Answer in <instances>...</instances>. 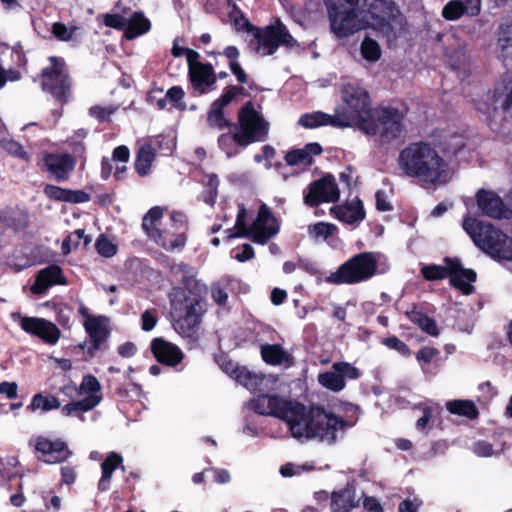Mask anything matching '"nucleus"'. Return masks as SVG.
I'll list each match as a JSON object with an SVG mask.
<instances>
[{
    "instance_id": "nucleus-1",
    "label": "nucleus",
    "mask_w": 512,
    "mask_h": 512,
    "mask_svg": "<svg viewBox=\"0 0 512 512\" xmlns=\"http://www.w3.org/2000/svg\"><path fill=\"white\" fill-rule=\"evenodd\" d=\"M330 29L338 38L348 37L369 24L386 35L394 32L391 21L399 13L392 0H323Z\"/></svg>"
},
{
    "instance_id": "nucleus-2",
    "label": "nucleus",
    "mask_w": 512,
    "mask_h": 512,
    "mask_svg": "<svg viewBox=\"0 0 512 512\" xmlns=\"http://www.w3.org/2000/svg\"><path fill=\"white\" fill-rule=\"evenodd\" d=\"M398 167L403 174L415 178L424 186L445 183L449 164L426 141L409 143L399 152Z\"/></svg>"
},
{
    "instance_id": "nucleus-3",
    "label": "nucleus",
    "mask_w": 512,
    "mask_h": 512,
    "mask_svg": "<svg viewBox=\"0 0 512 512\" xmlns=\"http://www.w3.org/2000/svg\"><path fill=\"white\" fill-rule=\"evenodd\" d=\"M170 317L174 330L192 342L198 340V330L206 313L204 295H188L181 287H172L168 293Z\"/></svg>"
},
{
    "instance_id": "nucleus-4",
    "label": "nucleus",
    "mask_w": 512,
    "mask_h": 512,
    "mask_svg": "<svg viewBox=\"0 0 512 512\" xmlns=\"http://www.w3.org/2000/svg\"><path fill=\"white\" fill-rule=\"evenodd\" d=\"M352 426L353 423L337 417L332 411L321 406H311L307 411L304 405L303 415L294 417L290 431L296 438H319L334 444L337 431H344Z\"/></svg>"
},
{
    "instance_id": "nucleus-5",
    "label": "nucleus",
    "mask_w": 512,
    "mask_h": 512,
    "mask_svg": "<svg viewBox=\"0 0 512 512\" xmlns=\"http://www.w3.org/2000/svg\"><path fill=\"white\" fill-rule=\"evenodd\" d=\"M462 227L473 243L497 261H512V238L491 223L466 217Z\"/></svg>"
},
{
    "instance_id": "nucleus-6",
    "label": "nucleus",
    "mask_w": 512,
    "mask_h": 512,
    "mask_svg": "<svg viewBox=\"0 0 512 512\" xmlns=\"http://www.w3.org/2000/svg\"><path fill=\"white\" fill-rule=\"evenodd\" d=\"M343 106L336 109L337 115L346 127L356 125L364 133H374L371 114V99L368 91L355 84L348 83L341 89Z\"/></svg>"
},
{
    "instance_id": "nucleus-7",
    "label": "nucleus",
    "mask_w": 512,
    "mask_h": 512,
    "mask_svg": "<svg viewBox=\"0 0 512 512\" xmlns=\"http://www.w3.org/2000/svg\"><path fill=\"white\" fill-rule=\"evenodd\" d=\"M444 266L431 264L421 268V275L427 281H438L449 278L451 287L459 290L463 295H470L475 287L472 285L477 280V273L470 268H464L459 258L446 256L443 259Z\"/></svg>"
},
{
    "instance_id": "nucleus-8",
    "label": "nucleus",
    "mask_w": 512,
    "mask_h": 512,
    "mask_svg": "<svg viewBox=\"0 0 512 512\" xmlns=\"http://www.w3.org/2000/svg\"><path fill=\"white\" fill-rule=\"evenodd\" d=\"M378 261L373 252H361L346 260L335 272L325 278L334 285H354L370 280L376 275Z\"/></svg>"
},
{
    "instance_id": "nucleus-9",
    "label": "nucleus",
    "mask_w": 512,
    "mask_h": 512,
    "mask_svg": "<svg viewBox=\"0 0 512 512\" xmlns=\"http://www.w3.org/2000/svg\"><path fill=\"white\" fill-rule=\"evenodd\" d=\"M48 61L50 65L44 67L40 73L41 88L63 106L70 100L72 79L63 58L50 56Z\"/></svg>"
},
{
    "instance_id": "nucleus-10",
    "label": "nucleus",
    "mask_w": 512,
    "mask_h": 512,
    "mask_svg": "<svg viewBox=\"0 0 512 512\" xmlns=\"http://www.w3.org/2000/svg\"><path fill=\"white\" fill-rule=\"evenodd\" d=\"M238 125L234 132V138L235 144L240 147H247L267 139L269 123L256 111L252 101H247L239 109Z\"/></svg>"
},
{
    "instance_id": "nucleus-11",
    "label": "nucleus",
    "mask_w": 512,
    "mask_h": 512,
    "mask_svg": "<svg viewBox=\"0 0 512 512\" xmlns=\"http://www.w3.org/2000/svg\"><path fill=\"white\" fill-rule=\"evenodd\" d=\"M241 19L245 23V30L253 34L259 46L265 50L266 55H273L280 46L292 48L296 45V40L280 19L265 28L256 27L245 17Z\"/></svg>"
},
{
    "instance_id": "nucleus-12",
    "label": "nucleus",
    "mask_w": 512,
    "mask_h": 512,
    "mask_svg": "<svg viewBox=\"0 0 512 512\" xmlns=\"http://www.w3.org/2000/svg\"><path fill=\"white\" fill-rule=\"evenodd\" d=\"M253 409L259 415L279 418L290 427L294 417L303 415L304 404L277 395L261 394L254 399Z\"/></svg>"
},
{
    "instance_id": "nucleus-13",
    "label": "nucleus",
    "mask_w": 512,
    "mask_h": 512,
    "mask_svg": "<svg viewBox=\"0 0 512 512\" xmlns=\"http://www.w3.org/2000/svg\"><path fill=\"white\" fill-rule=\"evenodd\" d=\"M402 120L403 117L397 108L383 107L374 109L371 114V122L375 132L366 134L374 136L379 133L381 141L388 143L401 135L403 129Z\"/></svg>"
},
{
    "instance_id": "nucleus-14",
    "label": "nucleus",
    "mask_w": 512,
    "mask_h": 512,
    "mask_svg": "<svg viewBox=\"0 0 512 512\" xmlns=\"http://www.w3.org/2000/svg\"><path fill=\"white\" fill-rule=\"evenodd\" d=\"M304 194V203L309 207H317L321 203L337 202L340 190L332 174H325L312 181Z\"/></svg>"
},
{
    "instance_id": "nucleus-15",
    "label": "nucleus",
    "mask_w": 512,
    "mask_h": 512,
    "mask_svg": "<svg viewBox=\"0 0 512 512\" xmlns=\"http://www.w3.org/2000/svg\"><path fill=\"white\" fill-rule=\"evenodd\" d=\"M280 224L270 208L262 203L259 206L256 219L250 225L251 240L265 245L272 237L278 234Z\"/></svg>"
},
{
    "instance_id": "nucleus-16",
    "label": "nucleus",
    "mask_w": 512,
    "mask_h": 512,
    "mask_svg": "<svg viewBox=\"0 0 512 512\" xmlns=\"http://www.w3.org/2000/svg\"><path fill=\"white\" fill-rule=\"evenodd\" d=\"M106 320L105 317L101 318H92L89 322H84V328L86 333L88 334V340L83 344H80L79 347L81 349H86V355L89 358H93L96 356L97 351L106 350L107 339L110 336V331L104 324Z\"/></svg>"
},
{
    "instance_id": "nucleus-17",
    "label": "nucleus",
    "mask_w": 512,
    "mask_h": 512,
    "mask_svg": "<svg viewBox=\"0 0 512 512\" xmlns=\"http://www.w3.org/2000/svg\"><path fill=\"white\" fill-rule=\"evenodd\" d=\"M20 326L26 333L38 337L50 345L56 344L61 336L60 329L53 322L44 318L24 316L20 320Z\"/></svg>"
},
{
    "instance_id": "nucleus-18",
    "label": "nucleus",
    "mask_w": 512,
    "mask_h": 512,
    "mask_svg": "<svg viewBox=\"0 0 512 512\" xmlns=\"http://www.w3.org/2000/svg\"><path fill=\"white\" fill-rule=\"evenodd\" d=\"M476 203L481 214L493 219L509 218V209L494 191L481 188L476 193Z\"/></svg>"
},
{
    "instance_id": "nucleus-19",
    "label": "nucleus",
    "mask_w": 512,
    "mask_h": 512,
    "mask_svg": "<svg viewBox=\"0 0 512 512\" xmlns=\"http://www.w3.org/2000/svg\"><path fill=\"white\" fill-rule=\"evenodd\" d=\"M43 163L57 182H64L75 169L76 158L69 153H46L43 156Z\"/></svg>"
},
{
    "instance_id": "nucleus-20",
    "label": "nucleus",
    "mask_w": 512,
    "mask_h": 512,
    "mask_svg": "<svg viewBox=\"0 0 512 512\" xmlns=\"http://www.w3.org/2000/svg\"><path fill=\"white\" fill-rule=\"evenodd\" d=\"M445 56L449 66L458 72H466L470 65V55L468 45L465 40L447 36V42L444 47Z\"/></svg>"
},
{
    "instance_id": "nucleus-21",
    "label": "nucleus",
    "mask_w": 512,
    "mask_h": 512,
    "mask_svg": "<svg viewBox=\"0 0 512 512\" xmlns=\"http://www.w3.org/2000/svg\"><path fill=\"white\" fill-rule=\"evenodd\" d=\"M188 79L194 95H204L216 89L217 76L211 63L199 64L188 71Z\"/></svg>"
},
{
    "instance_id": "nucleus-22",
    "label": "nucleus",
    "mask_w": 512,
    "mask_h": 512,
    "mask_svg": "<svg viewBox=\"0 0 512 512\" xmlns=\"http://www.w3.org/2000/svg\"><path fill=\"white\" fill-rule=\"evenodd\" d=\"M150 351L156 361L164 366L176 367L184 359L183 351L163 337H156L150 343Z\"/></svg>"
},
{
    "instance_id": "nucleus-23",
    "label": "nucleus",
    "mask_w": 512,
    "mask_h": 512,
    "mask_svg": "<svg viewBox=\"0 0 512 512\" xmlns=\"http://www.w3.org/2000/svg\"><path fill=\"white\" fill-rule=\"evenodd\" d=\"M170 275L177 280L188 295H203L205 287L196 279L197 270L187 263H173L169 265Z\"/></svg>"
},
{
    "instance_id": "nucleus-24",
    "label": "nucleus",
    "mask_w": 512,
    "mask_h": 512,
    "mask_svg": "<svg viewBox=\"0 0 512 512\" xmlns=\"http://www.w3.org/2000/svg\"><path fill=\"white\" fill-rule=\"evenodd\" d=\"M35 450L41 453L38 459L49 464L64 462L71 455V451L64 441H52L41 436L36 439Z\"/></svg>"
},
{
    "instance_id": "nucleus-25",
    "label": "nucleus",
    "mask_w": 512,
    "mask_h": 512,
    "mask_svg": "<svg viewBox=\"0 0 512 512\" xmlns=\"http://www.w3.org/2000/svg\"><path fill=\"white\" fill-rule=\"evenodd\" d=\"M360 499L356 495V484L354 481L347 482L343 488L334 490L330 496L331 512H350L358 507Z\"/></svg>"
},
{
    "instance_id": "nucleus-26",
    "label": "nucleus",
    "mask_w": 512,
    "mask_h": 512,
    "mask_svg": "<svg viewBox=\"0 0 512 512\" xmlns=\"http://www.w3.org/2000/svg\"><path fill=\"white\" fill-rule=\"evenodd\" d=\"M57 284L65 285L67 284V279L59 265H49L38 272L31 286V291L36 295L44 294L49 287Z\"/></svg>"
},
{
    "instance_id": "nucleus-27",
    "label": "nucleus",
    "mask_w": 512,
    "mask_h": 512,
    "mask_svg": "<svg viewBox=\"0 0 512 512\" xmlns=\"http://www.w3.org/2000/svg\"><path fill=\"white\" fill-rule=\"evenodd\" d=\"M481 11V0H450L442 9V17L456 21L463 16L474 17Z\"/></svg>"
},
{
    "instance_id": "nucleus-28",
    "label": "nucleus",
    "mask_w": 512,
    "mask_h": 512,
    "mask_svg": "<svg viewBox=\"0 0 512 512\" xmlns=\"http://www.w3.org/2000/svg\"><path fill=\"white\" fill-rule=\"evenodd\" d=\"M330 213L339 221L349 225L361 222L366 217L363 202L359 197H355V199L348 204L331 207Z\"/></svg>"
},
{
    "instance_id": "nucleus-29",
    "label": "nucleus",
    "mask_w": 512,
    "mask_h": 512,
    "mask_svg": "<svg viewBox=\"0 0 512 512\" xmlns=\"http://www.w3.org/2000/svg\"><path fill=\"white\" fill-rule=\"evenodd\" d=\"M298 124L305 129H315L322 126L346 128L347 123L341 122L337 112H335V115H330L323 111H314L302 114L298 120Z\"/></svg>"
},
{
    "instance_id": "nucleus-30",
    "label": "nucleus",
    "mask_w": 512,
    "mask_h": 512,
    "mask_svg": "<svg viewBox=\"0 0 512 512\" xmlns=\"http://www.w3.org/2000/svg\"><path fill=\"white\" fill-rule=\"evenodd\" d=\"M495 52L502 62L512 61V19L500 23L496 33Z\"/></svg>"
},
{
    "instance_id": "nucleus-31",
    "label": "nucleus",
    "mask_w": 512,
    "mask_h": 512,
    "mask_svg": "<svg viewBox=\"0 0 512 512\" xmlns=\"http://www.w3.org/2000/svg\"><path fill=\"white\" fill-rule=\"evenodd\" d=\"M151 29L150 20L144 15L143 11H134L129 19H126L124 29V38L128 41L147 33Z\"/></svg>"
},
{
    "instance_id": "nucleus-32",
    "label": "nucleus",
    "mask_w": 512,
    "mask_h": 512,
    "mask_svg": "<svg viewBox=\"0 0 512 512\" xmlns=\"http://www.w3.org/2000/svg\"><path fill=\"white\" fill-rule=\"evenodd\" d=\"M156 158L155 149L151 144H143L137 151L134 168L140 177H145L151 172V167Z\"/></svg>"
},
{
    "instance_id": "nucleus-33",
    "label": "nucleus",
    "mask_w": 512,
    "mask_h": 512,
    "mask_svg": "<svg viewBox=\"0 0 512 512\" xmlns=\"http://www.w3.org/2000/svg\"><path fill=\"white\" fill-rule=\"evenodd\" d=\"M406 317L426 334L437 337L440 333L436 321L416 307L405 312Z\"/></svg>"
},
{
    "instance_id": "nucleus-34",
    "label": "nucleus",
    "mask_w": 512,
    "mask_h": 512,
    "mask_svg": "<svg viewBox=\"0 0 512 512\" xmlns=\"http://www.w3.org/2000/svg\"><path fill=\"white\" fill-rule=\"evenodd\" d=\"M261 357L263 361L272 366H278L291 359V355L280 344L261 345Z\"/></svg>"
},
{
    "instance_id": "nucleus-35",
    "label": "nucleus",
    "mask_w": 512,
    "mask_h": 512,
    "mask_svg": "<svg viewBox=\"0 0 512 512\" xmlns=\"http://www.w3.org/2000/svg\"><path fill=\"white\" fill-rule=\"evenodd\" d=\"M163 217V209L159 206H154L148 210L142 220V228L150 239H157L161 236V231L157 227V223Z\"/></svg>"
},
{
    "instance_id": "nucleus-36",
    "label": "nucleus",
    "mask_w": 512,
    "mask_h": 512,
    "mask_svg": "<svg viewBox=\"0 0 512 512\" xmlns=\"http://www.w3.org/2000/svg\"><path fill=\"white\" fill-rule=\"evenodd\" d=\"M223 55L229 60V68L231 72L236 76L238 83H247L248 75L238 62L240 57L239 49L234 45H229L223 50Z\"/></svg>"
},
{
    "instance_id": "nucleus-37",
    "label": "nucleus",
    "mask_w": 512,
    "mask_h": 512,
    "mask_svg": "<svg viewBox=\"0 0 512 512\" xmlns=\"http://www.w3.org/2000/svg\"><path fill=\"white\" fill-rule=\"evenodd\" d=\"M446 409L454 415L466 417L468 419H476L479 411L471 400H451L446 403Z\"/></svg>"
},
{
    "instance_id": "nucleus-38",
    "label": "nucleus",
    "mask_w": 512,
    "mask_h": 512,
    "mask_svg": "<svg viewBox=\"0 0 512 512\" xmlns=\"http://www.w3.org/2000/svg\"><path fill=\"white\" fill-rule=\"evenodd\" d=\"M101 401V397L98 395H88L85 398L72 401L61 408V413L64 416H70L75 412H87L95 408Z\"/></svg>"
},
{
    "instance_id": "nucleus-39",
    "label": "nucleus",
    "mask_w": 512,
    "mask_h": 512,
    "mask_svg": "<svg viewBox=\"0 0 512 512\" xmlns=\"http://www.w3.org/2000/svg\"><path fill=\"white\" fill-rule=\"evenodd\" d=\"M445 155H457L462 151L466 142L462 135L458 133H451L444 136L436 145Z\"/></svg>"
},
{
    "instance_id": "nucleus-40",
    "label": "nucleus",
    "mask_w": 512,
    "mask_h": 512,
    "mask_svg": "<svg viewBox=\"0 0 512 512\" xmlns=\"http://www.w3.org/2000/svg\"><path fill=\"white\" fill-rule=\"evenodd\" d=\"M224 106L213 101L207 113V122L209 126L219 130L234 126L224 115Z\"/></svg>"
},
{
    "instance_id": "nucleus-41",
    "label": "nucleus",
    "mask_w": 512,
    "mask_h": 512,
    "mask_svg": "<svg viewBox=\"0 0 512 512\" xmlns=\"http://www.w3.org/2000/svg\"><path fill=\"white\" fill-rule=\"evenodd\" d=\"M318 383L322 387H324L332 392H340L346 386V381H343L339 372H337L333 369L331 371H325V372L319 373L318 374Z\"/></svg>"
},
{
    "instance_id": "nucleus-42",
    "label": "nucleus",
    "mask_w": 512,
    "mask_h": 512,
    "mask_svg": "<svg viewBox=\"0 0 512 512\" xmlns=\"http://www.w3.org/2000/svg\"><path fill=\"white\" fill-rule=\"evenodd\" d=\"M154 241L165 250L174 251L182 250L186 245L187 238L184 233L167 235L162 232L161 236Z\"/></svg>"
},
{
    "instance_id": "nucleus-43",
    "label": "nucleus",
    "mask_w": 512,
    "mask_h": 512,
    "mask_svg": "<svg viewBox=\"0 0 512 512\" xmlns=\"http://www.w3.org/2000/svg\"><path fill=\"white\" fill-rule=\"evenodd\" d=\"M61 406L60 401L55 396H44L37 393L32 397L31 403L27 406L30 411L41 409L43 411H51Z\"/></svg>"
},
{
    "instance_id": "nucleus-44",
    "label": "nucleus",
    "mask_w": 512,
    "mask_h": 512,
    "mask_svg": "<svg viewBox=\"0 0 512 512\" xmlns=\"http://www.w3.org/2000/svg\"><path fill=\"white\" fill-rule=\"evenodd\" d=\"M338 231L335 224L328 222H317L308 226V234L314 240H327Z\"/></svg>"
},
{
    "instance_id": "nucleus-45",
    "label": "nucleus",
    "mask_w": 512,
    "mask_h": 512,
    "mask_svg": "<svg viewBox=\"0 0 512 512\" xmlns=\"http://www.w3.org/2000/svg\"><path fill=\"white\" fill-rule=\"evenodd\" d=\"M0 147L14 158L21 159L25 162L30 160L29 153L24 149L22 144L12 138L0 139Z\"/></svg>"
},
{
    "instance_id": "nucleus-46",
    "label": "nucleus",
    "mask_w": 512,
    "mask_h": 512,
    "mask_svg": "<svg viewBox=\"0 0 512 512\" xmlns=\"http://www.w3.org/2000/svg\"><path fill=\"white\" fill-rule=\"evenodd\" d=\"M233 378L248 389H255L262 381L261 377L244 366L238 367Z\"/></svg>"
},
{
    "instance_id": "nucleus-47",
    "label": "nucleus",
    "mask_w": 512,
    "mask_h": 512,
    "mask_svg": "<svg viewBox=\"0 0 512 512\" xmlns=\"http://www.w3.org/2000/svg\"><path fill=\"white\" fill-rule=\"evenodd\" d=\"M219 179L216 174H211L201 193V200L209 206H214L218 196Z\"/></svg>"
},
{
    "instance_id": "nucleus-48",
    "label": "nucleus",
    "mask_w": 512,
    "mask_h": 512,
    "mask_svg": "<svg viewBox=\"0 0 512 512\" xmlns=\"http://www.w3.org/2000/svg\"><path fill=\"white\" fill-rule=\"evenodd\" d=\"M360 51L362 57L369 62H376L381 57V49L376 40L365 37L361 43Z\"/></svg>"
},
{
    "instance_id": "nucleus-49",
    "label": "nucleus",
    "mask_w": 512,
    "mask_h": 512,
    "mask_svg": "<svg viewBox=\"0 0 512 512\" xmlns=\"http://www.w3.org/2000/svg\"><path fill=\"white\" fill-rule=\"evenodd\" d=\"M285 162L289 166H297L303 165L305 167H309L313 164V158L309 157L304 150L302 149H292L288 151L284 157Z\"/></svg>"
},
{
    "instance_id": "nucleus-50",
    "label": "nucleus",
    "mask_w": 512,
    "mask_h": 512,
    "mask_svg": "<svg viewBox=\"0 0 512 512\" xmlns=\"http://www.w3.org/2000/svg\"><path fill=\"white\" fill-rule=\"evenodd\" d=\"M332 369L339 372L343 381L357 380L361 377V371L349 362H334L332 364Z\"/></svg>"
},
{
    "instance_id": "nucleus-51",
    "label": "nucleus",
    "mask_w": 512,
    "mask_h": 512,
    "mask_svg": "<svg viewBox=\"0 0 512 512\" xmlns=\"http://www.w3.org/2000/svg\"><path fill=\"white\" fill-rule=\"evenodd\" d=\"M95 249L102 257L111 258L117 253L118 247L108 238L107 235L100 234L96 239Z\"/></svg>"
},
{
    "instance_id": "nucleus-52",
    "label": "nucleus",
    "mask_w": 512,
    "mask_h": 512,
    "mask_svg": "<svg viewBox=\"0 0 512 512\" xmlns=\"http://www.w3.org/2000/svg\"><path fill=\"white\" fill-rule=\"evenodd\" d=\"M123 458L117 452H110L101 463L102 473L112 477L114 471L122 464Z\"/></svg>"
},
{
    "instance_id": "nucleus-53",
    "label": "nucleus",
    "mask_w": 512,
    "mask_h": 512,
    "mask_svg": "<svg viewBox=\"0 0 512 512\" xmlns=\"http://www.w3.org/2000/svg\"><path fill=\"white\" fill-rule=\"evenodd\" d=\"M185 92L181 86H172L166 93V98L171 102L172 106L184 110L186 108L183 102Z\"/></svg>"
},
{
    "instance_id": "nucleus-54",
    "label": "nucleus",
    "mask_w": 512,
    "mask_h": 512,
    "mask_svg": "<svg viewBox=\"0 0 512 512\" xmlns=\"http://www.w3.org/2000/svg\"><path fill=\"white\" fill-rule=\"evenodd\" d=\"M68 188H62L57 185L47 184L44 187V194L51 200L67 202Z\"/></svg>"
},
{
    "instance_id": "nucleus-55",
    "label": "nucleus",
    "mask_w": 512,
    "mask_h": 512,
    "mask_svg": "<svg viewBox=\"0 0 512 512\" xmlns=\"http://www.w3.org/2000/svg\"><path fill=\"white\" fill-rule=\"evenodd\" d=\"M76 29V27H72L69 29L64 23L55 22L52 25V34L56 39L67 42L73 38Z\"/></svg>"
},
{
    "instance_id": "nucleus-56",
    "label": "nucleus",
    "mask_w": 512,
    "mask_h": 512,
    "mask_svg": "<svg viewBox=\"0 0 512 512\" xmlns=\"http://www.w3.org/2000/svg\"><path fill=\"white\" fill-rule=\"evenodd\" d=\"M103 23L109 28L124 32L126 18L118 13H106L103 15Z\"/></svg>"
},
{
    "instance_id": "nucleus-57",
    "label": "nucleus",
    "mask_w": 512,
    "mask_h": 512,
    "mask_svg": "<svg viewBox=\"0 0 512 512\" xmlns=\"http://www.w3.org/2000/svg\"><path fill=\"white\" fill-rule=\"evenodd\" d=\"M158 322V311L155 308L147 309L141 314V329L149 332Z\"/></svg>"
},
{
    "instance_id": "nucleus-58",
    "label": "nucleus",
    "mask_w": 512,
    "mask_h": 512,
    "mask_svg": "<svg viewBox=\"0 0 512 512\" xmlns=\"http://www.w3.org/2000/svg\"><path fill=\"white\" fill-rule=\"evenodd\" d=\"M383 344L390 349H394L399 352L403 356H409L411 354V350L409 346L402 340H400L396 336H390L383 339Z\"/></svg>"
},
{
    "instance_id": "nucleus-59",
    "label": "nucleus",
    "mask_w": 512,
    "mask_h": 512,
    "mask_svg": "<svg viewBox=\"0 0 512 512\" xmlns=\"http://www.w3.org/2000/svg\"><path fill=\"white\" fill-rule=\"evenodd\" d=\"M80 388L89 395H96L101 390V384L94 375L88 374L83 377Z\"/></svg>"
},
{
    "instance_id": "nucleus-60",
    "label": "nucleus",
    "mask_w": 512,
    "mask_h": 512,
    "mask_svg": "<svg viewBox=\"0 0 512 512\" xmlns=\"http://www.w3.org/2000/svg\"><path fill=\"white\" fill-rule=\"evenodd\" d=\"M115 108L103 107L99 105L92 106L89 109V114L96 118L100 123L110 121V117L115 112Z\"/></svg>"
},
{
    "instance_id": "nucleus-61",
    "label": "nucleus",
    "mask_w": 512,
    "mask_h": 512,
    "mask_svg": "<svg viewBox=\"0 0 512 512\" xmlns=\"http://www.w3.org/2000/svg\"><path fill=\"white\" fill-rule=\"evenodd\" d=\"M245 218L246 210L242 206L238 211L234 228L236 229V235H244L245 237H249L251 239L250 226L247 227Z\"/></svg>"
},
{
    "instance_id": "nucleus-62",
    "label": "nucleus",
    "mask_w": 512,
    "mask_h": 512,
    "mask_svg": "<svg viewBox=\"0 0 512 512\" xmlns=\"http://www.w3.org/2000/svg\"><path fill=\"white\" fill-rule=\"evenodd\" d=\"M439 353L435 347L424 346L417 351L416 359L419 363L429 364Z\"/></svg>"
},
{
    "instance_id": "nucleus-63",
    "label": "nucleus",
    "mask_w": 512,
    "mask_h": 512,
    "mask_svg": "<svg viewBox=\"0 0 512 512\" xmlns=\"http://www.w3.org/2000/svg\"><path fill=\"white\" fill-rule=\"evenodd\" d=\"M218 146L230 158L234 155L233 143H235L234 133L232 135L223 133L218 137Z\"/></svg>"
},
{
    "instance_id": "nucleus-64",
    "label": "nucleus",
    "mask_w": 512,
    "mask_h": 512,
    "mask_svg": "<svg viewBox=\"0 0 512 512\" xmlns=\"http://www.w3.org/2000/svg\"><path fill=\"white\" fill-rule=\"evenodd\" d=\"M211 297L213 301L221 307H224L228 301V293L220 284H213L211 287Z\"/></svg>"
}]
</instances>
